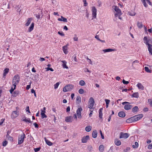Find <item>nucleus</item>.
<instances>
[{
    "instance_id": "obj_44",
    "label": "nucleus",
    "mask_w": 152,
    "mask_h": 152,
    "mask_svg": "<svg viewBox=\"0 0 152 152\" xmlns=\"http://www.w3.org/2000/svg\"><path fill=\"white\" fill-rule=\"evenodd\" d=\"M142 2L143 3L144 6L146 7L147 6V4L145 0H141Z\"/></svg>"
},
{
    "instance_id": "obj_47",
    "label": "nucleus",
    "mask_w": 152,
    "mask_h": 152,
    "mask_svg": "<svg viewBox=\"0 0 152 152\" xmlns=\"http://www.w3.org/2000/svg\"><path fill=\"white\" fill-rule=\"evenodd\" d=\"M75 37L73 38V39L75 41H78V38L77 37V36L76 35V34H75Z\"/></svg>"
},
{
    "instance_id": "obj_18",
    "label": "nucleus",
    "mask_w": 152,
    "mask_h": 152,
    "mask_svg": "<svg viewBox=\"0 0 152 152\" xmlns=\"http://www.w3.org/2000/svg\"><path fill=\"white\" fill-rule=\"evenodd\" d=\"M34 23H32L28 29V31L30 32L32 31L34 29Z\"/></svg>"
},
{
    "instance_id": "obj_45",
    "label": "nucleus",
    "mask_w": 152,
    "mask_h": 152,
    "mask_svg": "<svg viewBox=\"0 0 152 152\" xmlns=\"http://www.w3.org/2000/svg\"><path fill=\"white\" fill-rule=\"evenodd\" d=\"M78 92L80 94H83L84 93V90L82 88H80Z\"/></svg>"
},
{
    "instance_id": "obj_32",
    "label": "nucleus",
    "mask_w": 152,
    "mask_h": 152,
    "mask_svg": "<svg viewBox=\"0 0 152 152\" xmlns=\"http://www.w3.org/2000/svg\"><path fill=\"white\" fill-rule=\"evenodd\" d=\"M9 71V69L8 68L5 69L4 71V73L3 75L4 77H5L6 75L8 73Z\"/></svg>"
},
{
    "instance_id": "obj_11",
    "label": "nucleus",
    "mask_w": 152,
    "mask_h": 152,
    "mask_svg": "<svg viewBox=\"0 0 152 152\" xmlns=\"http://www.w3.org/2000/svg\"><path fill=\"white\" fill-rule=\"evenodd\" d=\"M89 139L88 136H86L85 137H83L82 139V142L83 143H85L87 142V140Z\"/></svg>"
},
{
    "instance_id": "obj_19",
    "label": "nucleus",
    "mask_w": 152,
    "mask_h": 152,
    "mask_svg": "<svg viewBox=\"0 0 152 152\" xmlns=\"http://www.w3.org/2000/svg\"><path fill=\"white\" fill-rule=\"evenodd\" d=\"M16 87V86L15 84H13L12 86V87L10 89V92L11 94H12L13 92L15 89Z\"/></svg>"
},
{
    "instance_id": "obj_53",
    "label": "nucleus",
    "mask_w": 152,
    "mask_h": 152,
    "mask_svg": "<svg viewBox=\"0 0 152 152\" xmlns=\"http://www.w3.org/2000/svg\"><path fill=\"white\" fill-rule=\"evenodd\" d=\"M101 2L100 1V0H98V1L97 3V5L98 7H99L101 6Z\"/></svg>"
},
{
    "instance_id": "obj_35",
    "label": "nucleus",
    "mask_w": 152,
    "mask_h": 152,
    "mask_svg": "<svg viewBox=\"0 0 152 152\" xmlns=\"http://www.w3.org/2000/svg\"><path fill=\"white\" fill-rule=\"evenodd\" d=\"M138 110V107L137 106H135L132 109V111L133 113H134L137 112Z\"/></svg>"
},
{
    "instance_id": "obj_37",
    "label": "nucleus",
    "mask_w": 152,
    "mask_h": 152,
    "mask_svg": "<svg viewBox=\"0 0 152 152\" xmlns=\"http://www.w3.org/2000/svg\"><path fill=\"white\" fill-rule=\"evenodd\" d=\"M139 96V94L138 92L134 93L132 96V97L136 98H138Z\"/></svg>"
},
{
    "instance_id": "obj_61",
    "label": "nucleus",
    "mask_w": 152,
    "mask_h": 152,
    "mask_svg": "<svg viewBox=\"0 0 152 152\" xmlns=\"http://www.w3.org/2000/svg\"><path fill=\"white\" fill-rule=\"evenodd\" d=\"M34 125L35 128H38L39 127L38 124L36 123H34Z\"/></svg>"
},
{
    "instance_id": "obj_3",
    "label": "nucleus",
    "mask_w": 152,
    "mask_h": 152,
    "mask_svg": "<svg viewBox=\"0 0 152 152\" xmlns=\"http://www.w3.org/2000/svg\"><path fill=\"white\" fill-rule=\"evenodd\" d=\"M74 86L72 84H68L65 86L63 90L64 92L70 91L72 90L74 88Z\"/></svg>"
},
{
    "instance_id": "obj_63",
    "label": "nucleus",
    "mask_w": 152,
    "mask_h": 152,
    "mask_svg": "<svg viewBox=\"0 0 152 152\" xmlns=\"http://www.w3.org/2000/svg\"><path fill=\"white\" fill-rule=\"evenodd\" d=\"M58 34H59V35H61V36H64V34L62 32H60V31H58Z\"/></svg>"
},
{
    "instance_id": "obj_64",
    "label": "nucleus",
    "mask_w": 152,
    "mask_h": 152,
    "mask_svg": "<svg viewBox=\"0 0 152 152\" xmlns=\"http://www.w3.org/2000/svg\"><path fill=\"white\" fill-rule=\"evenodd\" d=\"M139 63V61L138 60H135L133 62L132 65H133L134 64V63Z\"/></svg>"
},
{
    "instance_id": "obj_2",
    "label": "nucleus",
    "mask_w": 152,
    "mask_h": 152,
    "mask_svg": "<svg viewBox=\"0 0 152 152\" xmlns=\"http://www.w3.org/2000/svg\"><path fill=\"white\" fill-rule=\"evenodd\" d=\"M26 138L25 134L23 133L18 136V145L22 144L24 142V139Z\"/></svg>"
},
{
    "instance_id": "obj_22",
    "label": "nucleus",
    "mask_w": 152,
    "mask_h": 152,
    "mask_svg": "<svg viewBox=\"0 0 152 152\" xmlns=\"http://www.w3.org/2000/svg\"><path fill=\"white\" fill-rule=\"evenodd\" d=\"M134 10H130L128 12V14L130 16H134L136 14V13L134 11Z\"/></svg>"
},
{
    "instance_id": "obj_4",
    "label": "nucleus",
    "mask_w": 152,
    "mask_h": 152,
    "mask_svg": "<svg viewBox=\"0 0 152 152\" xmlns=\"http://www.w3.org/2000/svg\"><path fill=\"white\" fill-rule=\"evenodd\" d=\"M20 77L18 75H15L13 78L12 83L13 84H15L16 86L18 83L20 81Z\"/></svg>"
},
{
    "instance_id": "obj_40",
    "label": "nucleus",
    "mask_w": 152,
    "mask_h": 152,
    "mask_svg": "<svg viewBox=\"0 0 152 152\" xmlns=\"http://www.w3.org/2000/svg\"><path fill=\"white\" fill-rule=\"evenodd\" d=\"M138 146V143L137 142H135V145H132V147L134 148H137Z\"/></svg>"
},
{
    "instance_id": "obj_39",
    "label": "nucleus",
    "mask_w": 152,
    "mask_h": 152,
    "mask_svg": "<svg viewBox=\"0 0 152 152\" xmlns=\"http://www.w3.org/2000/svg\"><path fill=\"white\" fill-rule=\"evenodd\" d=\"M79 84L81 86H84L85 85L86 83L83 80H81L80 81Z\"/></svg>"
},
{
    "instance_id": "obj_1",
    "label": "nucleus",
    "mask_w": 152,
    "mask_h": 152,
    "mask_svg": "<svg viewBox=\"0 0 152 152\" xmlns=\"http://www.w3.org/2000/svg\"><path fill=\"white\" fill-rule=\"evenodd\" d=\"M144 43L148 45V50L150 54L152 55V45L149 44V40H148L147 37H145L144 38Z\"/></svg>"
},
{
    "instance_id": "obj_21",
    "label": "nucleus",
    "mask_w": 152,
    "mask_h": 152,
    "mask_svg": "<svg viewBox=\"0 0 152 152\" xmlns=\"http://www.w3.org/2000/svg\"><path fill=\"white\" fill-rule=\"evenodd\" d=\"M44 139L46 143L48 145L51 146L53 145V143L49 140L47 139L46 137H45Z\"/></svg>"
},
{
    "instance_id": "obj_55",
    "label": "nucleus",
    "mask_w": 152,
    "mask_h": 152,
    "mask_svg": "<svg viewBox=\"0 0 152 152\" xmlns=\"http://www.w3.org/2000/svg\"><path fill=\"white\" fill-rule=\"evenodd\" d=\"M26 111L27 112H28L29 113H30V111L29 110V107L28 106H27L26 108Z\"/></svg>"
},
{
    "instance_id": "obj_15",
    "label": "nucleus",
    "mask_w": 152,
    "mask_h": 152,
    "mask_svg": "<svg viewBox=\"0 0 152 152\" xmlns=\"http://www.w3.org/2000/svg\"><path fill=\"white\" fill-rule=\"evenodd\" d=\"M32 20V18H28L27 20V22L26 23H25V26H28L30 24V23L31 22V21Z\"/></svg>"
},
{
    "instance_id": "obj_56",
    "label": "nucleus",
    "mask_w": 152,
    "mask_h": 152,
    "mask_svg": "<svg viewBox=\"0 0 152 152\" xmlns=\"http://www.w3.org/2000/svg\"><path fill=\"white\" fill-rule=\"evenodd\" d=\"M36 16L37 18H39L40 16V13H39L38 14H36Z\"/></svg>"
},
{
    "instance_id": "obj_12",
    "label": "nucleus",
    "mask_w": 152,
    "mask_h": 152,
    "mask_svg": "<svg viewBox=\"0 0 152 152\" xmlns=\"http://www.w3.org/2000/svg\"><path fill=\"white\" fill-rule=\"evenodd\" d=\"M65 121L67 122H72V117L71 116L66 117Z\"/></svg>"
},
{
    "instance_id": "obj_41",
    "label": "nucleus",
    "mask_w": 152,
    "mask_h": 152,
    "mask_svg": "<svg viewBox=\"0 0 152 152\" xmlns=\"http://www.w3.org/2000/svg\"><path fill=\"white\" fill-rule=\"evenodd\" d=\"M145 70L147 72H151V70H150L149 68L146 66L145 67Z\"/></svg>"
},
{
    "instance_id": "obj_36",
    "label": "nucleus",
    "mask_w": 152,
    "mask_h": 152,
    "mask_svg": "<svg viewBox=\"0 0 152 152\" xmlns=\"http://www.w3.org/2000/svg\"><path fill=\"white\" fill-rule=\"evenodd\" d=\"M92 127L91 126H87L85 128V130L87 132H90L91 129Z\"/></svg>"
},
{
    "instance_id": "obj_17",
    "label": "nucleus",
    "mask_w": 152,
    "mask_h": 152,
    "mask_svg": "<svg viewBox=\"0 0 152 152\" xmlns=\"http://www.w3.org/2000/svg\"><path fill=\"white\" fill-rule=\"evenodd\" d=\"M59 21H63L64 22H67V20L66 18L61 16V18H58V19Z\"/></svg>"
},
{
    "instance_id": "obj_13",
    "label": "nucleus",
    "mask_w": 152,
    "mask_h": 152,
    "mask_svg": "<svg viewBox=\"0 0 152 152\" xmlns=\"http://www.w3.org/2000/svg\"><path fill=\"white\" fill-rule=\"evenodd\" d=\"M68 45V44H67L66 45H65L62 48H63V52L65 54H67L68 53V51L67 50L68 47L67 46Z\"/></svg>"
},
{
    "instance_id": "obj_54",
    "label": "nucleus",
    "mask_w": 152,
    "mask_h": 152,
    "mask_svg": "<svg viewBox=\"0 0 152 152\" xmlns=\"http://www.w3.org/2000/svg\"><path fill=\"white\" fill-rule=\"evenodd\" d=\"M105 102L106 104L109 105L110 102V100L107 99H105Z\"/></svg>"
},
{
    "instance_id": "obj_50",
    "label": "nucleus",
    "mask_w": 152,
    "mask_h": 152,
    "mask_svg": "<svg viewBox=\"0 0 152 152\" xmlns=\"http://www.w3.org/2000/svg\"><path fill=\"white\" fill-rule=\"evenodd\" d=\"M45 109H46L45 107H44L43 109L41 110V113H45Z\"/></svg>"
},
{
    "instance_id": "obj_5",
    "label": "nucleus",
    "mask_w": 152,
    "mask_h": 152,
    "mask_svg": "<svg viewBox=\"0 0 152 152\" xmlns=\"http://www.w3.org/2000/svg\"><path fill=\"white\" fill-rule=\"evenodd\" d=\"M89 104L88 105V107L90 109H91L93 108L94 104V100L92 97L90 98L89 101Z\"/></svg>"
},
{
    "instance_id": "obj_62",
    "label": "nucleus",
    "mask_w": 152,
    "mask_h": 152,
    "mask_svg": "<svg viewBox=\"0 0 152 152\" xmlns=\"http://www.w3.org/2000/svg\"><path fill=\"white\" fill-rule=\"evenodd\" d=\"M70 107L69 106H68L67 108H66V112H69L70 111Z\"/></svg>"
},
{
    "instance_id": "obj_60",
    "label": "nucleus",
    "mask_w": 152,
    "mask_h": 152,
    "mask_svg": "<svg viewBox=\"0 0 152 152\" xmlns=\"http://www.w3.org/2000/svg\"><path fill=\"white\" fill-rule=\"evenodd\" d=\"M147 3L151 6H152L151 2L150 1V0H146Z\"/></svg>"
},
{
    "instance_id": "obj_49",
    "label": "nucleus",
    "mask_w": 152,
    "mask_h": 152,
    "mask_svg": "<svg viewBox=\"0 0 152 152\" xmlns=\"http://www.w3.org/2000/svg\"><path fill=\"white\" fill-rule=\"evenodd\" d=\"M122 82L123 84H127L129 83V82L128 81H126L124 79H123L122 80Z\"/></svg>"
},
{
    "instance_id": "obj_24",
    "label": "nucleus",
    "mask_w": 152,
    "mask_h": 152,
    "mask_svg": "<svg viewBox=\"0 0 152 152\" xmlns=\"http://www.w3.org/2000/svg\"><path fill=\"white\" fill-rule=\"evenodd\" d=\"M118 115L120 117H124L125 116V113L123 111H121L118 113Z\"/></svg>"
},
{
    "instance_id": "obj_25",
    "label": "nucleus",
    "mask_w": 152,
    "mask_h": 152,
    "mask_svg": "<svg viewBox=\"0 0 152 152\" xmlns=\"http://www.w3.org/2000/svg\"><path fill=\"white\" fill-rule=\"evenodd\" d=\"M126 123H131L133 122H134L133 117H132L127 119L126 121Z\"/></svg>"
},
{
    "instance_id": "obj_42",
    "label": "nucleus",
    "mask_w": 152,
    "mask_h": 152,
    "mask_svg": "<svg viewBox=\"0 0 152 152\" xmlns=\"http://www.w3.org/2000/svg\"><path fill=\"white\" fill-rule=\"evenodd\" d=\"M8 142L7 141L5 140V141H4L2 143V145L5 147L7 145V144Z\"/></svg>"
},
{
    "instance_id": "obj_51",
    "label": "nucleus",
    "mask_w": 152,
    "mask_h": 152,
    "mask_svg": "<svg viewBox=\"0 0 152 152\" xmlns=\"http://www.w3.org/2000/svg\"><path fill=\"white\" fill-rule=\"evenodd\" d=\"M40 148H34V150L35 152H37L39 151L40 149Z\"/></svg>"
},
{
    "instance_id": "obj_29",
    "label": "nucleus",
    "mask_w": 152,
    "mask_h": 152,
    "mask_svg": "<svg viewBox=\"0 0 152 152\" xmlns=\"http://www.w3.org/2000/svg\"><path fill=\"white\" fill-rule=\"evenodd\" d=\"M114 142L115 144L117 146H119L121 144L120 141L117 139L115 140Z\"/></svg>"
},
{
    "instance_id": "obj_10",
    "label": "nucleus",
    "mask_w": 152,
    "mask_h": 152,
    "mask_svg": "<svg viewBox=\"0 0 152 152\" xmlns=\"http://www.w3.org/2000/svg\"><path fill=\"white\" fill-rule=\"evenodd\" d=\"M115 11L114 12L115 13V16L116 17L120 16L122 15V12L121 10H115Z\"/></svg>"
},
{
    "instance_id": "obj_33",
    "label": "nucleus",
    "mask_w": 152,
    "mask_h": 152,
    "mask_svg": "<svg viewBox=\"0 0 152 152\" xmlns=\"http://www.w3.org/2000/svg\"><path fill=\"white\" fill-rule=\"evenodd\" d=\"M102 108H100L99 110V117L101 119H102Z\"/></svg>"
},
{
    "instance_id": "obj_38",
    "label": "nucleus",
    "mask_w": 152,
    "mask_h": 152,
    "mask_svg": "<svg viewBox=\"0 0 152 152\" xmlns=\"http://www.w3.org/2000/svg\"><path fill=\"white\" fill-rule=\"evenodd\" d=\"M137 25L138 28H141L142 27V22H137Z\"/></svg>"
},
{
    "instance_id": "obj_26",
    "label": "nucleus",
    "mask_w": 152,
    "mask_h": 152,
    "mask_svg": "<svg viewBox=\"0 0 152 152\" xmlns=\"http://www.w3.org/2000/svg\"><path fill=\"white\" fill-rule=\"evenodd\" d=\"M76 103L78 104H79L81 102V98L80 96H77L76 99Z\"/></svg>"
},
{
    "instance_id": "obj_31",
    "label": "nucleus",
    "mask_w": 152,
    "mask_h": 152,
    "mask_svg": "<svg viewBox=\"0 0 152 152\" xmlns=\"http://www.w3.org/2000/svg\"><path fill=\"white\" fill-rule=\"evenodd\" d=\"M19 91H15L12 93V96L14 97L17 96L19 94Z\"/></svg>"
},
{
    "instance_id": "obj_43",
    "label": "nucleus",
    "mask_w": 152,
    "mask_h": 152,
    "mask_svg": "<svg viewBox=\"0 0 152 152\" xmlns=\"http://www.w3.org/2000/svg\"><path fill=\"white\" fill-rule=\"evenodd\" d=\"M41 118H46L47 117V116L46 114H45V113H41Z\"/></svg>"
},
{
    "instance_id": "obj_23",
    "label": "nucleus",
    "mask_w": 152,
    "mask_h": 152,
    "mask_svg": "<svg viewBox=\"0 0 152 152\" xmlns=\"http://www.w3.org/2000/svg\"><path fill=\"white\" fill-rule=\"evenodd\" d=\"M97 134L98 133L96 130L94 131L92 133V137L94 138H96L97 137Z\"/></svg>"
},
{
    "instance_id": "obj_9",
    "label": "nucleus",
    "mask_w": 152,
    "mask_h": 152,
    "mask_svg": "<svg viewBox=\"0 0 152 152\" xmlns=\"http://www.w3.org/2000/svg\"><path fill=\"white\" fill-rule=\"evenodd\" d=\"M19 115V113L17 111H13L11 115V118L14 119L17 117Z\"/></svg>"
},
{
    "instance_id": "obj_6",
    "label": "nucleus",
    "mask_w": 152,
    "mask_h": 152,
    "mask_svg": "<svg viewBox=\"0 0 152 152\" xmlns=\"http://www.w3.org/2000/svg\"><path fill=\"white\" fill-rule=\"evenodd\" d=\"M83 110L81 107H80L77 110L76 113L77 117L79 118H81L82 116L81 115V112Z\"/></svg>"
},
{
    "instance_id": "obj_48",
    "label": "nucleus",
    "mask_w": 152,
    "mask_h": 152,
    "mask_svg": "<svg viewBox=\"0 0 152 152\" xmlns=\"http://www.w3.org/2000/svg\"><path fill=\"white\" fill-rule=\"evenodd\" d=\"M59 83L58 82L56 84H54V88L55 89H56L58 88V86H59Z\"/></svg>"
},
{
    "instance_id": "obj_14",
    "label": "nucleus",
    "mask_w": 152,
    "mask_h": 152,
    "mask_svg": "<svg viewBox=\"0 0 152 152\" xmlns=\"http://www.w3.org/2000/svg\"><path fill=\"white\" fill-rule=\"evenodd\" d=\"M137 86L139 89L143 90L144 89V87L141 83H138L137 85Z\"/></svg>"
},
{
    "instance_id": "obj_28",
    "label": "nucleus",
    "mask_w": 152,
    "mask_h": 152,
    "mask_svg": "<svg viewBox=\"0 0 152 152\" xmlns=\"http://www.w3.org/2000/svg\"><path fill=\"white\" fill-rule=\"evenodd\" d=\"M97 10H92V17L93 18H95L96 17Z\"/></svg>"
},
{
    "instance_id": "obj_52",
    "label": "nucleus",
    "mask_w": 152,
    "mask_h": 152,
    "mask_svg": "<svg viewBox=\"0 0 152 152\" xmlns=\"http://www.w3.org/2000/svg\"><path fill=\"white\" fill-rule=\"evenodd\" d=\"M8 140H10V141H12L13 140V138L12 137L10 136H8V137L7 138Z\"/></svg>"
},
{
    "instance_id": "obj_57",
    "label": "nucleus",
    "mask_w": 152,
    "mask_h": 152,
    "mask_svg": "<svg viewBox=\"0 0 152 152\" xmlns=\"http://www.w3.org/2000/svg\"><path fill=\"white\" fill-rule=\"evenodd\" d=\"M47 71L50 70L51 71H53L54 70L52 68H50L49 67H47L46 68Z\"/></svg>"
},
{
    "instance_id": "obj_34",
    "label": "nucleus",
    "mask_w": 152,
    "mask_h": 152,
    "mask_svg": "<svg viewBox=\"0 0 152 152\" xmlns=\"http://www.w3.org/2000/svg\"><path fill=\"white\" fill-rule=\"evenodd\" d=\"M23 121L26 122H28L30 123L31 122L30 118H28L27 119H26V118L25 117L23 118Z\"/></svg>"
},
{
    "instance_id": "obj_8",
    "label": "nucleus",
    "mask_w": 152,
    "mask_h": 152,
    "mask_svg": "<svg viewBox=\"0 0 152 152\" xmlns=\"http://www.w3.org/2000/svg\"><path fill=\"white\" fill-rule=\"evenodd\" d=\"M143 116V115L142 114H140L135 115L133 117L134 121H136L140 119Z\"/></svg>"
},
{
    "instance_id": "obj_30",
    "label": "nucleus",
    "mask_w": 152,
    "mask_h": 152,
    "mask_svg": "<svg viewBox=\"0 0 152 152\" xmlns=\"http://www.w3.org/2000/svg\"><path fill=\"white\" fill-rule=\"evenodd\" d=\"M115 50V49H110V48L104 49L103 50V51L104 53L110 52H111V51H114Z\"/></svg>"
},
{
    "instance_id": "obj_58",
    "label": "nucleus",
    "mask_w": 152,
    "mask_h": 152,
    "mask_svg": "<svg viewBox=\"0 0 152 152\" xmlns=\"http://www.w3.org/2000/svg\"><path fill=\"white\" fill-rule=\"evenodd\" d=\"M148 148L151 149L152 148V143L150 144L148 146Z\"/></svg>"
},
{
    "instance_id": "obj_59",
    "label": "nucleus",
    "mask_w": 152,
    "mask_h": 152,
    "mask_svg": "<svg viewBox=\"0 0 152 152\" xmlns=\"http://www.w3.org/2000/svg\"><path fill=\"white\" fill-rule=\"evenodd\" d=\"M83 2L84 3L85 6H86L87 5V3L86 2V0H83Z\"/></svg>"
},
{
    "instance_id": "obj_46",
    "label": "nucleus",
    "mask_w": 152,
    "mask_h": 152,
    "mask_svg": "<svg viewBox=\"0 0 152 152\" xmlns=\"http://www.w3.org/2000/svg\"><path fill=\"white\" fill-rule=\"evenodd\" d=\"M112 8L113 9V10H120L118 8V7L116 6H112Z\"/></svg>"
},
{
    "instance_id": "obj_20",
    "label": "nucleus",
    "mask_w": 152,
    "mask_h": 152,
    "mask_svg": "<svg viewBox=\"0 0 152 152\" xmlns=\"http://www.w3.org/2000/svg\"><path fill=\"white\" fill-rule=\"evenodd\" d=\"M61 61V62H62L63 63L62 66L64 68H66V69L68 68V67L66 65L67 62L65 61Z\"/></svg>"
},
{
    "instance_id": "obj_7",
    "label": "nucleus",
    "mask_w": 152,
    "mask_h": 152,
    "mask_svg": "<svg viewBox=\"0 0 152 152\" xmlns=\"http://www.w3.org/2000/svg\"><path fill=\"white\" fill-rule=\"evenodd\" d=\"M129 136V134L127 133H124L122 132H121L120 134V138H123L124 139H126Z\"/></svg>"
},
{
    "instance_id": "obj_16",
    "label": "nucleus",
    "mask_w": 152,
    "mask_h": 152,
    "mask_svg": "<svg viewBox=\"0 0 152 152\" xmlns=\"http://www.w3.org/2000/svg\"><path fill=\"white\" fill-rule=\"evenodd\" d=\"M132 107V106L129 104H126L124 106V109L126 110H130Z\"/></svg>"
},
{
    "instance_id": "obj_27",
    "label": "nucleus",
    "mask_w": 152,
    "mask_h": 152,
    "mask_svg": "<svg viewBox=\"0 0 152 152\" xmlns=\"http://www.w3.org/2000/svg\"><path fill=\"white\" fill-rule=\"evenodd\" d=\"M99 150L100 152H103L104 150V146L103 145H100L99 148Z\"/></svg>"
}]
</instances>
